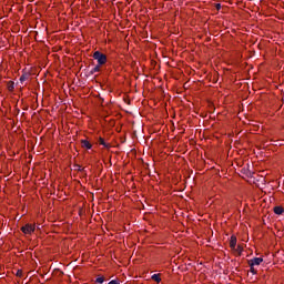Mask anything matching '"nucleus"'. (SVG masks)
Wrapping results in <instances>:
<instances>
[{
    "instance_id": "1",
    "label": "nucleus",
    "mask_w": 284,
    "mask_h": 284,
    "mask_svg": "<svg viewBox=\"0 0 284 284\" xmlns=\"http://www.w3.org/2000/svg\"><path fill=\"white\" fill-rule=\"evenodd\" d=\"M93 59L98 61V65H105L108 63V55L101 51H95L93 53Z\"/></svg>"
},
{
    "instance_id": "5",
    "label": "nucleus",
    "mask_w": 284,
    "mask_h": 284,
    "mask_svg": "<svg viewBox=\"0 0 284 284\" xmlns=\"http://www.w3.org/2000/svg\"><path fill=\"white\" fill-rule=\"evenodd\" d=\"M273 212H274L275 214H277L278 216H281V214L284 213V209H283V206H275V207L273 209Z\"/></svg>"
},
{
    "instance_id": "17",
    "label": "nucleus",
    "mask_w": 284,
    "mask_h": 284,
    "mask_svg": "<svg viewBox=\"0 0 284 284\" xmlns=\"http://www.w3.org/2000/svg\"><path fill=\"white\" fill-rule=\"evenodd\" d=\"M240 252H242L243 251V248H241V246H239V248H237Z\"/></svg>"
},
{
    "instance_id": "11",
    "label": "nucleus",
    "mask_w": 284,
    "mask_h": 284,
    "mask_svg": "<svg viewBox=\"0 0 284 284\" xmlns=\"http://www.w3.org/2000/svg\"><path fill=\"white\" fill-rule=\"evenodd\" d=\"M105 282V277L103 276H100L95 280V283H100V284H103Z\"/></svg>"
},
{
    "instance_id": "14",
    "label": "nucleus",
    "mask_w": 284,
    "mask_h": 284,
    "mask_svg": "<svg viewBox=\"0 0 284 284\" xmlns=\"http://www.w3.org/2000/svg\"><path fill=\"white\" fill-rule=\"evenodd\" d=\"M251 267V272H252V274H256V268H254V266H250Z\"/></svg>"
},
{
    "instance_id": "16",
    "label": "nucleus",
    "mask_w": 284,
    "mask_h": 284,
    "mask_svg": "<svg viewBox=\"0 0 284 284\" xmlns=\"http://www.w3.org/2000/svg\"><path fill=\"white\" fill-rule=\"evenodd\" d=\"M17 276H21V271H18Z\"/></svg>"
},
{
    "instance_id": "3",
    "label": "nucleus",
    "mask_w": 284,
    "mask_h": 284,
    "mask_svg": "<svg viewBox=\"0 0 284 284\" xmlns=\"http://www.w3.org/2000/svg\"><path fill=\"white\" fill-rule=\"evenodd\" d=\"M263 263V257H254L248 261L250 266L261 265Z\"/></svg>"
},
{
    "instance_id": "13",
    "label": "nucleus",
    "mask_w": 284,
    "mask_h": 284,
    "mask_svg": "<svg viewBox=\"0 0 284 284\" xmlns=\"http://www.w3.org/2000/svg\"><path fill=\"white\" fill-rule=\"evenodd\" d=\"M74 168L78 172H85V169H82L79 164H75Z\"/></svg>"
},
{
    "instance_id": "6",
    "label": "nucleus",
    "mask_w": 284,
    "mask_h": 284,
    "mask_svg": "<svg viewBox=\"0 0 284 284\" xmlns=\"http://www.w3.org/2000/svg\"><path fill=\"white\" fill-rule=\"evenodd\" d=\"M230 247L231 250H234L236 247V236H231V241H230Z\"/></svg>"
},
{
    "instance_id": "10",
    "label": "nucleus",
    "mask_w": 284,
    "mask_h": 284,
    "mask_svg": "<svg viewBox=\"0 0 284 284\" xmlns=\"http://www.w3.org/2000/svg\"><path fill=\"white\" fill-rule=\"evenodd\" d=\"M7 85H8L9 92H12L14 90V83L12 81H9Z\"/></svg>"
},
{
    "instance_id": "9",
    "label": "nucleus",
    "mask_w": 284,
    "mask_h": 284,
    "mask_svg": "<svg viewBox=\"0 0 284 284\" xmlns=\"http://www.w3.org/2000/svg\"><path fill=\"white\" fill-rule=\"evenodd\" d=\"M97 72H101V65H95L91 71H90V73L91 74H94V73H97Z\"/></svg>"
},
{
    "instance_id": "12",
    "label": "nucleus",
    "mask_w": 284,
    "mask_h": 284,
    "mask_svg": "<svg viewBox=\"0 0 284 284\" xmlns=\"http://www.w3.org/2000/svg\"><path fill=\"white\" fill-rule=\"evenodd\" d=\"M99 143H100V145H103L104 148H108V143H105V140H103V138L99 139Z\"/></svg>"
},
{
    "instance_id": "7",
    "label": "nucleus",
    "mask_w": 284,
    "mask_h": 284,
    "mask_svg": "<svg viewBox=\"0 0 284 284\" xmlns=\"http://www.w3.org/2000/svg\"><path fill=\"white\" fill-rule=\"evenodd\" d=\"M30 79V74L29 73H23L20 77V83H23L24 81H28Z\"/></svg>"
},
{
    "instance_id": "2",
    "label": "nucleus",
    "mask_w": 284,
    "mask_h": 284,
    "mask_svg": "<svg viewBox=\"0 0 284 284\" xmlns=\"http://www.w3.org/2000/svg\"><path fill=\"white\" fill-rule=\"evenodd\" d=\"M23 234H32L34 232V225L33 224H27L21 227Z\"/></svg>"
},
{
    "instance_id": "8",
    "label": "nucleus",
    "mask_w": 284,
    "mask_h": 284,
    "mask_svg": "<svg viewBox=\"0 0 284 284\" xmlns=\"http://www.w3.org/2000/svg\"><path fill=\"white\" fill-rule=\"evenodd\" d=\"M151 278L152 281H155V283H161V274H153Z\"/></svg>"
},
{
    "instance_id": "4",
    "label": "nucleus",
    "mask_w": 284,
    "mask_h": 284,
    "mask_svg": "<svg viewBox=\"0 0 284 284\" xmlns=\"http://www.w3.org/2000/svg\"><path fill=\"white\" fill-rule=\"evenodd\" d=\"M82 148H87V150H92V144L88 140H81Z\"/></svg>"
},
{
    "instance_id": "15",
    "label": "nucleus",
    "mask_w": 284,
    "mask_h": 284,
    "mask_svg": "<svg viewBox=\"0 0 284 284\" xmlns=\"http://www.w3.org/2000/svg\"><path fill=\"white\" fill-rule=\"evenodd\" d=\"M216 10H221V4L220 3L216 4Z\"/></svg>"
}]
</instances>
